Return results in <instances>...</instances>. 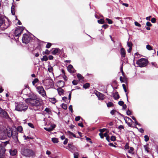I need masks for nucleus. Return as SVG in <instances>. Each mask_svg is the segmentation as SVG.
<instances>
[{
  "label": "nucleus",
  "instance_id": "obj_5",
  "mask_svg": "<svg viewBox=\"0 0 158 158\" xmlns=\"http://www.w3.org/2000/svg\"><path fill=\"white\" fill-rule=\"evenodd\" d=\"M148 61L147 59L142 58L138 60L136 62V64L140 67H145L148 64Z\"/></svg>",
  "mask_w": 158,
  "mask_h": 158
},
{
  "label": "nucleus",
  "instance_id": "obj_9",
  "mask_svg": "<svg viewBox=\"0 0 158 158\" xmlns=\"http://www.w3.org/2000/svg\"><path fill=\"white\" fill-rule=\"evenodd\" d=\"M28 97L29 98L26 99L25 100L26 102L28 104H29L30 102V101H31V100H33L34 99H36V98H37V97L36 95L31 93L29 94Z\"/></svg>",
  "mask_w": 158,
  "mask_h": 158
},
{
  "label": "nucleus",
  "instance_id": "obj_19",
  "mask_svg": "<svg viewBox=\"0 0 158 158\" xmlns=\"http://www.w3.org/2000/svg\"><path fill=\"white\" fill-rule=\"evenodd\" d=\"M77 78L79 79L78 81H79L80 82L82 83L84 81L83 77L80 73H78L77 74Z\"/></svg>",
  "mask_w": 158,
  "mask_h": 158
},
{
  "label": "nucleus",
  "instance_id": "obj_13",
  "mask_svg": "<svg viewBox=\"0 0 158 158\" xmlns=\"http://www.w3.org/2000/svg\"><path fill=\"white\" fill-rule=\"evenodd\" d=\"M68 71L71 73H75V71L73 66L69 64L67 67Z\"/></svg>",
  "mask_w": 158,
  "mask_h": 158
},
{
  "label": "nucleus",
  "instance_id": "obj_14",
  "mask_svg": "<svg viewBox=\"0 0 158 158\" xmlns=\"http://www.w3.org/2000/svg\"><path fill=\"white\" fill-rule=\"evenodd\" d=\"M9 152L10 155L12 156H15L17 153V150L16 149H10L9 150Z\"/></svg>",
  "mask_w": 158,
  "mask_h": 158
},
{
  "label": "nucleus",
  "instance_id": "obj_7",
  "mask_svg": "<svg viewBox=\"0 0 158 158\" xmlns=\"http://www.w3.org/2000/svg\"><path fill=\"white\" fill-rule=\"evenodd\" d=\"M0 117L6 119H8L10 117L7 113L0 107Z\"/></svg>",
  "mask_w": 158,
  "mask_h": 158
},
{
  "label": "nucleus",
  "instance_id": "obj_3",
  "mask_svg": "<svg viewBox=\"0 0 158 158\" xmlns=\"http://www.w3.org/2000/svg\"><path fill=\"white\" fill-rule=\"evenodd\" d=\"M21 153L23 155L26 157H32L34 155L33 151L31 150L28 148L22 149Z\"/></svg>",
  "mask_w": 158,
  "mask_h": 158
},
{
  "label": "nucleus",
  "instance_id": "obj_64",
  "mask_svg": "<svg viewBox=\"0 0 158 158\" xmlns=\"http://www.w3.org/2000/svg\"><path fill=\"white\" fill-rule=\"evenodd\" d=\"M74 158H78V153H76V154H74Z\"/></svg>",
  "mask_w": 158,
  "mask_h": 158
},
{
  "label": "nucleus",
  "instance_id": "obj_23",
  "mask_svg": "<svg viewBox=\"0 0 158 158\" xmlns=\"http://www.w3.org/2000/svg\"><path fill=\"white\" fill-rule=\"evenodd\" d=\"M122 86H123V88L125 92L126 93V96H127V101L128 102V96H127L128 93H127V90L126 89V85L124 84H123L122 85Z\"/></svg>",
  "mask_w": 158,
  "mask_h": 158
},
{
  "label": "nucleus",
  "instance_id": "obj_49",
  "mask_svg": "<svg viewBox=\"0 0 158 158\" xmlns=\"http://www.w3.org/2000/svg\"><path fill=\"white\" fill-rule=\"evenodd\" d=\"M52 44L50 43H48L46 45V48H50L51 46H52Z\"/></svg>",
  "mask_w": 158,
  "mask_h": 158
},
{
  "label": "nucleus",
  "instance_id": "obj_60",
  "mask_svg": "<svg viewBox=\"0 0 158 158\" xmlns=\"http://www.w3.org/2000/svg\"><path fill=\"white\" fill-rule=\"evenodd\" d=\"M135 25L137 27H141V25L139 23L135 21Z\"/></svg>",
  "mask_w": 158,
  "mask_h": 158
},
{
  "label": "nucleus",
  "instance_id": "obj_29",
  "mask_svg": "<svg viewBox=\"0 0 158 158\" xmlns=\"http://www.w3.org/2000/svg\"><path fill=\"white\" fill-rule=\"evenodd\" d=\"M144 147L145 148V150L147 152H149V144H147L146 145L144 146Z\"/></svg>",
  "mask_w": 158,
  "mask_h": 158
},
{
  "label": "nucleus",
  "instance_id": "obj_28",
  "mask_svg": "<svg viewBox=\"0 0 158 158\" xmlns=\"http://www.w3.org/2000/svg\"><path fill=\"white\" fill-rule=\"evenodd\" d=\"M90 86V84L88 83H86L84 84L83 85V88H85V89H87Z\"/></svg>",
  "mask_w": 158,
  "mask_h": 158
},
{
  "label": "nucleus",
  "instance_id": "obj_32",
  "mask_svg": "<svg viewBox=\"0 0 158 158\" xmlns=\"http://www.w3.org/2000/svg\"><path fill=\"white\" fill-rule=\"evenodd\" d=\"M41 61H47L48 60V57L46 56H43L42 58L41 59Z\"/></svg>",
  "mask_w": 158,
  "mask_h": 158
},
{
  "label": "nucleus",
  "instance_id": "obj_45",
  "mask_svg": "<svg viewBox=\"0 0 158 158\" xmlns=\"http://www.w3.org/2000/svg\"><path fill=\"white\" fill-rule=\"evenodd\" d=\"M144 140L145 142H147L149 140V138L148 135H145L144 136Z\"/></svg>",
  "mask_w": 158,
  "mask_h": 158
},
{
  "label": "nucleus",
  "instance_id": "obj_41",
  "mask_svg": "<svg viewBox=\"0 0 158 158\" xmlns=\"http://www.w3.org/2000/svg\"><path fill=\"white\" fill-rule=\"evenodd\" d=\"M147 49L149 50H153L152 47L149 44L146 45Z\"/></svg>",
  "mask_w": 158,
  "mask_h": 158
},
{
  "label": "nucleus",
  "instance_id": "obj_46",
  "mask_svg": "<svg viewBox=\"0 0 158 158\" xmlns=\"http://www.w3.org/2000/svg\"><path fill=\"white\" fill-rule=\"evenodd\" d=\"M106 20L107 21V23L109 24H111L113 23L112 21L108 18H106Z\"/></svg>",
  "mask_w": 158,
  "mask_h": 158
},
{
  "label": "nucleus",
  "instance_id": "obj_17",
  "mask_svg": "<svg viewBox=\"0 0 158 158\" xmlns=\"http://www.w3.org/2000/svg\"><path fill=\"white\" fill-rule=\"evenodd\" d=\"M120 54L122 57H125L126 56V51L124 48H121Z\"/></svg>",
  "mask_w": 158,
  "mask_h": 158
},
{
  "label": "nucleus",
  "instance_id": "obj_61",
  "mask_svg": "<svg viewBox=\"0 0 158 158\" xmlns=\"http://www.w3.org/2000/svg\"><path fill=\"white\" fill-rule=\"evenodd\" d=\"M67 133L68 134L69 136H70L71 135L73 136V135L74 134L73 132H71L70 131H67Z\"/></svg>",
  "mask_w": 158,
  "mask_h": 158
},
{
  "label": "nucleus",
  "instance_id": "obj_40",
  "mask_svg": "<svg viewBox=\"0 0 158 158\" xmlns=\"http://www.w3.org/2000/svg\"><path fill=\"white\" fill-rule=\"evenodd\" d=\"M18 134L17 133H15V135H12V137L15 140H18V137H17Z\"/></svg>",
  "mask_w": 158,
  "mask_h": 158
},
{
  "label": "nucleus",
  "instance_id": "obj_25",
  "mask_svg": "<svg viewBox=\"0 0 158 158\" xmlns=\"http://www.w3.org/2000/svg\"><path fill=\"white\" fill-rule=\"evenodd\" d=\"M49 101L53 104H55L56 102V100L54 98H49Z\"/></svg>",
  "mask_w": 158,
  "mask_h": 158
},
{
  "label": "nucleus",
  "instance_id": "obj_54",
  "mask_svg": "<svg viewBox=\"0 0 158 158\" xmlns=\"http://www.w3.org/2000/svg\"><path fill=\"white\" fill-rule=\"evenodd\" d=\"M120 70L121 72L122 73V75H125V74L124 73V72L123 70V65H122V66L120 68Z\"/></svg>",
  "mask_w": 158,
  "mask_h": 158
},
{
  "label": "nucleus",
  "instance_id": "obj_16",
  "mask_svg": "<svg viewBox=\"0 0 158 158\" xmlns=\"http://www.w3.org/2000/svg\"><path fill=\"white\" fill-rule=\"evenodd\" d=\"M13 132L10 129L9 130V131L7 130H7L6 131V134L7 135V137L9 138L11 137L13 134Z\"/></svg>",
  "mask_w": 158,
  "mask_h": 158
},
{
  "label": "nucleus",
  "instance_id": "obj_15",
  "mask_svg": "<svg viewBox=\"0 0 158 158\" xmlns=\"http://www.w3.org/2000/svg\"><path fill=\"white\" fill-rule=\"evenodd\" d=\"M7 138L6 132L0 133V139H5Z\"/></svg>",
  "mask_w": 158,
  "mask_h": 158
},
{
  "label": "nucleus",
  "instance_id": "obj_4",
  "mask_svg": "<svg viewBox=\"0 0 158 158\" xmlns=\"http://www.w3.org/2000/svg\"><path fill=\"white\" fill-rule=\"evenodd\" d=\"M24 30L23 27H20L16 29L15 31L14 38L16 40H18L19 37L21 35L22 32Z\"/></svg>",
  "mask_w": 158,
  "mask_h": 158
},
{
  "label": "nucleus",
  "instance_id": "obj_38",
  "mask_svg": "<svg viewBox=\"0 0 158 158\" xmlns=\"http://www.w3.org/2000/svg\"><path fill=\"white\" fill-rule=\"evenodd\" d=\"M43 55H48L50 53V51L48 49H46L45 52H43L42 53Z\"/></svg>",
  "mask_w": 158,
  "mask_h": 158
},
{
  "label": "nucleus",
  "instance_id": "obj_27",
  "mask_svg": "<svg viewBox=\"0 0 158 158\" xmlns=\"http://www.w3.org/2000/svg\"><path fill=\"white\" fill-rule=\"evenodd\" d=\"M124 119L126 123H127V122L130 121L131 122H133L132 120L129 117H125L124 118Z\"/></svg>",
  "mask_w": 158,
  "mask_h": 158
},
{
  "label": "nucleus",
  "instance_id": "obj_26",
  "mask_svg": "<svg viewBox=\"0 0 158 158\" xmlns=\"http://www.w3.org/2000/svg\"><path fill=\"white\" fill-rule=\"evenodd\" d=\"M5 21L4 19L0 16V28L1 27L3 22Z\"/></svg>",
  "mask_w": 158,
  "mask_h": 158
},
{
  "label": "nucleus",
  "instance_id": "obj_42",
  "mask_svg": "<svg viewBox=\"0 0 158 158\" xmlns=\"http://www.w3.org/2000/svg\"><path fill=\"white\" fill-rule=\"evenodd\" d=\"M17 130L19 132H21L23 131V128L21 126H19L17 128Z\"/></svg>",
  "mask_w": 158,
  "mask_h": 158
},
{
  "label": "nucleus",
  "instance_id": "obj_22",
  "mask_svg": "<svg viewBox=\"0 0 158 158\" xmlns=\"http://www.w3.org/2000/svg\"><path fill=\"white\" fill-rule=\"evenodd\" d=\"M53 49H54V50L52 52V53L53 55H56L58 52L60 50V49L57 48H53Z\"/></svg>",
  "mask_w": 158,
  "mask_h": 158
},
{
  "label": "nucleus",
  "instance_id": "obj_20",
  "mask_svg": "<svg viewBox=\"0 0 158 158\" xmlns=\"http://www.w3.org/2000/svg\"><path fill=\"white\" fill-rule=\"evenodd\" d=\"M7 129L2 125H0V133L6 132Z\"/></svg>",
  "mask_w": 158,
  "mask_h": 158
},
{
  "label": "nucleus",
  "instance_id": "obj_47",
  "mask_svg": "<svg viewBox=\"0 0 158 158\" xmlns=\"http://www.w3.org/2000/svg\"><path fill=\"white\" fill-rule=\"evenodd\" d=\"M23 137L24 138V139L26 140L27 139H33V137H29L28 136H26V135H24L23 136Z\"/></svg>",
  "mask_w": 158,
  "mask_h": 158
},
{
  "label": "nucleus",
  "instance_id": "obj_31",
  "mask_svg": "<svg viewBox=\"0 0 158 158\" xmlns=\"http://www.w3.org/2000/svg\"><path fill=\"white\" fill-rule=\"evenodd\" d=\"M98 22L100 24H102L105 23L104 20L103 19H99L98 20Z\"/></svg>",
  "mask_w": 158,
  "mask_h": 158
},
{
  "label": "nucleus",
  "instance_id": "obj_57",
  "mask_svg": "<svg viewBox=\"0 0 158 158\" xmlns=\"http://www.w3.org/2000/svg\"><path fill=\"white\" fill-rule=\"evenodd\" d=\"M108 27H109V26L108 25H107V24H105L103 25L102 26V28H104L106 29Z\"/></svg>",
  "mask_w": 158,
  "mask_h": 158
},
{
  "label": "nucleus",
  "instance_id": "obj_51",
  "mask_svg": "<svg viewBox=\"0 0 158 158\" xmlns=\"http://www.w3.org/2000/svg\"><path fill=\"white\" fill-rule=\"evenodd\" d=\"M146 25L148 27H150L152 26V24L149 22L148 21L146 23Z\"/></svg>",
  "mask_w": 158,
  "mask_h": 158
},
{
  "label": "nucleus",
  "instance_id": "obj_44",
  "mask_svg": "<svg viewBox=\"0 0 158 158\" xmlns=\"http://www.w3.org/2000/svg\"><path fill=\"white\" fill-rule=\"evenodd\" d=\"M85 138H86V139L87 141H89L90 143H92L93 142L91 140V139L89 137H87L86 136H85Z\"/></svg>",
  "mask_w": 158,
  "mask_h": 158
},
{
  "label": "nucleus",
  "instance_id": "obj_35",
  "mask_svg": "<svg viewBox=\"0 0 158 158\" xmlns=\"http://www.w3.org/2000/svg\"><path fill=\"white\" fill-rule=\"evenodd\" d=\"M39 81V79L38 78H35L32 82V85H35V84Z\"/></svg>",
  "mask_w": 158,
  "mask_h": 158
},
{
  "label": "nucleus",
  "instance_id": "obj_63",
  "mask_svg": "<svg viewBox=\"0 0 158 158\" xmlns=\"http://www.w3.org/2000/svg\"><path fill=\"white\" fill-rule=\"evenodd\" d=\"M69 110H70L72 113H73V110L72 108V106L71 105H70L69 106Z\"/></svg>",
  "mask_w": 158,
  "mask_h": 158
},
{
  "label": "nucleus",
  "instance_id": "obj_24",
  "mask_svg": "<svg viewBox=\"0 0 158 158\" xmlns=\"http://www.w3.org/2000/svg\"><path fill=\"white\" fill-rule=\"evenodd\" d=\"M57 90H58V94L60 95H62L63 94L64 90L62 88H58L57 89Z\"/></svg>",
  "mask_w": 158,
  "mask_h": 158
},
{
  "label": "nucleus",
  "instance_id": "obj_2",
  "mask_svg": "<svg viewBox=\"0 0 158 158\" xmlns=\"http://www.w3.org/2000/svg\"><path fill=\"white\" fill-rule=\"evenodd\" d=\"M28 106L26 104L21 102L17 104L15 107V110L19 111H25L27 109Z\"/></svg>",
  "mask_w": 158,
  "mask_h": 158
},
{
  "label": "nucleus",
  "instance_id": "obj_58",
  "mask_svg": "<svg viewBox=\"0 0 158 158\" xmlns=\"http://www.w3.org/2000/svg\"><path fill=\"white\" fill-rule=\"evenodd\" d=\"M123 79L124 80V81H125L126 82H127V77L125 75H123Z\"/></svg>",
  "mask_w": 158,
  "mask_h": 158
},
{
  "label": "nucleus",
  "instance_id": "obj_59",
  "mask_svg": "<svg viewBox=\"0 0 158 158\" xmlns=\"http://www.w3.org/2000/svg\"><path fill=\"white\" fill-rule=\"evenodd\" d=\"M28 125L30 127H31V128H34V126L33 125V124H32V123H28Z\"/></svg>",
  "mask_w": 158,
  "mask_h": 158
},
{
  "label": "nucleus",
  "instance_id": "obj_30",
  "mask_svg": "<svg viewBox=\"0 0 158 158\" xmlns=\"http://www.w3.org/2000/svg\"><path fill=\"white\" fill-rule=\"evenodd\" d=\"M52 141L55 143H57L58 142V139L56 138H52Z\"/></svg>",
  "mask_w": 158,
  "mask_h": 158
},
{
  "label": "nucleus",
  "instance_id": "obj_50",
  "mask_svg": "<svg viewBox=\"0 0 158 158\" xmlns=\"http://www.w3.org/2000/svg\"><path fill=\"white\" fill-rule=\"evenodd\" d=\"M134 150V148L132 147L130 148V150L128 151V152L130 153H132V152Z\"/></svg>",
  "mask_w": 158,
  "mask_h": 158
},
{
  "label": "nucleus",
  "instance_id": "obj_53",
  "mask_svg": "<svg viewBox=\"0 0 158 158\" xmlns=\"http://www.w3.org/2000/svg\"><path fill=\"white\" fill-rule=\"evenodd\" d=\"M124 148L126 149H128L129 148V143H126V145L124 146Z\"/></svg>",
  "mask_w": 158,
  "mask_h": 158
},
{
  "label": "nucleus",
  "instance_id": "obj_62",
  "mask_svg": "<svg viewBox=\"0 0 158 158\" xmlns=\"http://www.w3.org/2000/svg\"><path fill=\"white\" fill-rule=\"evenodd\" d=\"M80 118L81 117L80 116L76 117L75 118V120L76 121H78L80 120Z\"/></svg>",
  "mask_w": 158,
  "mask_h": 158
},
{
  "label": "nucleus",
  "instance_id": "obj_34",
  "mask_svg": "<svg viewBox=\"0 0 158 158\" xmlns=\"http://www.w3.org/2000/svg\"><path fill=\"white\" fill-rule=\"evenodd\" d=\"M114 105V104L111 102H109L107 104V106L108 107H110L111 106H113Z\"/></svg>",
  "mask_w": 158,
  "mask_h": 158
},
{
  "label": "nucleus",
  "instance_id": "obj_37",
  "mask_svg": "<svg viewBox=\"0 0 158 158\" xmlns=\"http://www.w3.org/2000/svg\"><path fill=\"white\" fill-rule=\"evenodd\" d=\"M44 111L49 114H50L52 113L50 109L47 107L45 109Z\"/></svg>",
  "mask_w": 158,
  "mask_h": 158
},
{
  "label": "nucleus",
  "instance_id": "obj_55",
  "mask_svg": "<svg viewBox=\"0 0 158 158\" xmlns=\"http://www.w3.org/2000/svg\"><path fill=\"white\" fill-rule=\"evenodd\" d=\"M156 19L155 18H153L151 19V22L153 23H155L156 22Z\"/></svg>",
  "mask_w": 158,
  "mask_h": 158
},
{
  "label": "nucleus",
  "instance_id": "obj_10",
  "mask_svg": "<svg viewBox=\"0 0 158 158\" xmlns=\"http://www.w3.org/2000/svg\"><path fill=\"white\" fill-rule=\"evenodd\" d=\"M5 151V148L2 146L0 145V158H4Z\"/></svg>",
  "mask_w": 158,
  "mask_h": 158
},
{
  "label": "nucleus",
  "instance_id": "obj_1",
  "mask_svg": "<svg viewBox=\"0 0 158 158\" xmlns=\"http://www.w3.org/2000/svg\"><path fill=\"white\" fill-rule=\"evenodd\" d=\"M30 102L28 104L32 107H35L36 108V110L39 111L42 110H43V102L41 100H40L37 97L36 99H34L30 101Z\"/></svg>",
  "mask_w": 158,
  "mask_h": 158
},
{
  "label": "nucleus",
  "instance_id": "obj_48",
  "mask_svg": "<svg viewBox=\"0 0 158 158\" xmlns=\"http://www.w3.org/2000/svg\"><path fill=\"white\" fill-rule=\"evenodd\" d=\"M48 71L50 72V73H52V71L53 70V68L52 67H51V66H50L48 68Z\"/></svg>",
  "mask_w": 158,
  "mask_h": 158
},
{
  "label": "nucleus",
  "instance_id": "obj_18",
  "mask_svg": "<svg viewBox=\"0 0 158 158\" xmlns=\"http://www.w3.org/2000/svg\"><path fill=\"white\" fill-rule=\"evenodd\" d=\"M113 97L116 100H118L120 98L118 92H116L113 94Z\"/></svg>",
  "mask_w": 158,
  "mask_h": 158
},
{
  "label": "nucleus",
  "instance_id": "obj_11",
  "mask_svg": "<svg viewBox=\"0 0 158 158\" xmlns=\"http://www.w3.org/2000/svg\"><path fill=\"white\" fill-rule=\"evenodd\" d=\"M10 25V23L9 21L6 22L4 21L3 23L0 28L1 29V30L6 29L8 27H9Z\"/></svg>",
  "mask_w": 158,
  "mask_h": 158
},
{
  "label": "nucleus",
  "instance_id": "obj_12",
  "mask_svg": "<svg viewBox=\"0 0 158 158\" xmlns=\"http://www.w3.org/2000/svg\"><path fill=\"white\" fill-rule=\"evenodd\" d=\"M95 94L98 98L99 100H103L104 99V97L103 94L98 91H97V92L95 93Z\"/></svg>",
  "mask_w": 158,
  "mask_h": 158
},
{
  "label": "nucleus",
  "instance_id": "obj_33",
  "mask_svg": "<svg viewBox=\"0 0 158 158\" xmlns=\"http://www.w3.org/2000/svg\"><path fill=\"white\" fill-rule=\"evenodd\" d=\"M68 146L70 149H73L74 147V146L73 145V143H69Z\"/></svg>",
  "mask_w": 158,
  "mask_h": 158
},
{
  "label": "nucleus",
  "instance_id": "obj_56",
  "mask_svg": "<svg viewBox=\"0 0 158 158\" xmlns=\"http://www.w3.org/2000/svg\"><path fill=\"white\" fill-rule=\"evenodd\" d=\"M118 104L120 106H122L124 104V102L123 101H120L118 102Z\"/></svg>",
  "mask_w": 158,
  "mask_h": 158
},
{
  "label": "nucleus",
  "instance_id": "obj_52",
  "mask_svg": "<svg viewBox=\"0 0 158 158\" xmlns=\"http://www.w3.org/2000/svg\"><path fill=\"white\" fill-rule=\"evenodd\" d=\"M110 140L112 141H115L116 140V137L115 136H112L110 137Z\"/></svg>",
  "mask_w": 158,
  "mask_h": 158
},
{
  "label": "nucleus",
  "instance_id": "obj_6",
  "mask_svg": "<svg viewBox=\"0 0 158 158\" xmlns=\"http://www.w3.org/2000/svg\"><path fill=\"white\" fill-rule=\"evenodd\" d=\"M31 40V38L28 34H24L22 38L23 43L26 44H28Z\"/></svg>",
  "mask_w": 158,
  "mask_h": 158
},
{
  "label": "nucleus",
  "instance_id": "obj_36",
  "mask_svg": "<svg viewBox=\"0 0 158 158\" xmlns=\"http://www.w3.org/2000/svg\"><path fill=\"white\" fill-rule=\"evenodd\" d=\"M79 81L77 80H74L72 82L74 85H77L79 82Z\"/></svg>",
  "mask_w": 158,
  "mask_h": 158
},
{
  "label": "nucleus",
  "instance_id": "obj_39",
  "mask_svg": "<svg viewBox=\"0 0 158 158\" xmlns=\"http://www.w3.org/2000/svg\"><path fill=\"white\" fill-rule=\"evenodd\" d=\"M127 46L130 47L132 48L133 46V44L132 43L131 41H128L127 42Z\"/></svg>",
  "mask_w": 158,
  "mask_h": 158
},
{
  "label": "nucleus",
  "instance_id": "obj_21",
  "mask_svg": "<svg viewBox=\"0 0 158 158\" xmlns=\"http://www.w3.org/2000/svg\"><path fill=\"white\" fill-rule=\"evenodd\" d=\"M15 6L13 4V3L11 9V12L13 15H15Z\"/></svg>",
  "mask_w": 158,
  "mask_h": 158
},
{
  "label": "nucleus",
  "instance_id": "obj_8",
  "mask_svg": "<svg viewBox=\"0 0 158 158\" xmlns=\"http://www.w3.org/2000/svg\"><path fill=\"white\" fill-rule=\"evenodd\" d=\"M36 89H37L39 93L43 97H44L45 96H46L45 91L43 86H38L36 87Z\"/></svg>",
  "mask_w": 158,
  "mask_h": 158
},
{
  "label": "nucleus",
  "instance_id": "obj_43",
  "mask_svg": "<svg viewBox=\"0 0 158 158\" xmlns=\"http://www.w3.org/2000/svg\"><path fill=\"white\" fill-rule=\"evenodd\" d=\"M62 107L64 110H66L67 108V105L64 103L62 104Z\"/></svg>",
  "mask_w": 158,
  "mask_h": 158
}]
</instances>
